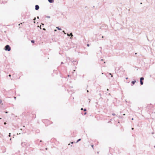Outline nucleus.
<instances>
[{
	"mask_svg": "<svg viewBox=\"0 0 155 155\" xmlns=\"http://www.w3.org/2000/svg\"><path fill=\"white\" fill-rule=\"evenodd\" d=\"M5 49L6 51H9L11 50V48L9 45H7L5 47Z\"/></svg>",
	"mask_w": 155,
	"mask_h": 155,
	"instance_id": "f257e3e1",
	"label": "nucleus"
},
{
	"mask_svg": "<svg viewBox=\"0 0 155 155\" xmlns=\"http://www.w3.org/2000/svg\"><path fill=\"white\" fill-rule=\"evenodd\" d=\"M39 6L38 5H36L35 6V9L36 10H37L39 9Z\"/></svg>",
	"mask_w": 155,
	"mask_h": 155,
	"instance_id": "f03ea898",
	"label": "nucleus"
},
{
	"mask_svg": "<svg viewBox=\"0 0 155 155\" xmlns=\"http://www.w3.org/2000/svg\"><path fill=\"white\" fill-rule=\"evenodd\" d=\"M48 2L51 3H52L54 2V0H48Z\"/></svg>",
	"mask_w": 155,
	"mask_h": 155,
	"instance_id": "7ed1b4c3",
	"label": "nucleus"
},
{
	"mask_svg": "<svg viewBox=\"0 0 155 155\" xmlns=\"http://www.w3.org/2000/svg\"><path fill=\"white\" fill-rule=\"evenodd\" d=\"M135 82H136V81H133L132 82V83L133 84H134Z\"/></svg>",
	"mask_w": 155,
	"mask_h": 155,
	"instance_id": "20e7f679",
	"label": "nucleus"
},
{
	"mask_svg": "<svg viewBox=\"0 0 155 155\" xmlns=\"http://www.w3.org/2000/svg\"><path fill=\"white\" fill-rule=\"evenodd\" d=\"M144 80V78L143 77H141L140 78V81H142Z\"/></svg>",
	"mask_w": 155,
	"mask_h": 155,
	"instance_id": "39448f33",
	"label": "nucleus"
},
{
	"mask_svg": "<svg viewBox=\"0 0 155 155\" xmlns=\"http://www.w3.org/2000/svg\"><path fill=\"white\" fill-rule=\"evenodd\" d=\"M140 83L141 85H143V82L142 81H140Z\"/></svg>",
	"mask_w": 155,
	"mask_h": 155,
	"instance_id": "423d86ee",
	"label": "nucleus"
},
{
	"mask_svg": "<svg viewBox=\"0 0 155 155\" xmlns=\"http://www.w3.org/2000/svg\"><path fill=\"white\" fill-rule=\"evenodd\" d=\"M56 28L59 30H61V28H59L58 27H56Z\"/></svg>",
	"mask_w": 155,
	"mask_h": 155,
	"instance_id": "0eeeda50",
	"label": "nucleus"
},
{
	"mask_svg": "<svg viewBox=\"0 0 155 155\" xmlns=\"http://www.w3.org/2000/svg\"><path fill=\"white\" fill-rule=\"evenodd\" d=\"M81 140V139H79L78 140H77V141L76 142V143H78V142H79V141H80Z\"/></svg>",
	"mask_w": 155,
	"mask_h": 155,
	"instance_id": "6e6552de",
	"label": "nucleus"
},
{
	"mask_svg": "<svg viewBox=\"0 0 155 155\" xmlns=\"http://www.w3.org/2000/svg\"><path fill=\"white\" fill-rule=\"evenodd\" d=\"M70 36H71V37H72L73 36V34H72V33H71L70 34Z\"/></svg>",
	"mask_w": 155,
	"mask_h": 155,
	"instance_id": "1a4fd4ad",
	"label": "nucleus"
},
{
	"mask_svg": "<svg viewBox=\"0 0 155 155\" xmlns=\"http://www.w3.org/2000/svg\"><path fill=\"white\" fill-rule=\"evenodd\" d=\"M31 42L32 43H34V40H31Z\"/></svg>",
	"mask_w": 155,
	"mask_h": 155,
	"instance_id": "9d476101",
	"label": "nucleus"
},
{
	"mask_svg": "<svg viewBox=\"0 0 155 155\" xmlns=\"http://www.w3.org/2000/svg\"><path fill=\"white\" fill-rule=\"evenodd\" d=\"M63 32H64V34H66V33L64 31H63Z\"/></svg>",
	"mask_w": 155,
	"mask_h": 155,
	"instance_id": "9b49d317",
	"label": "nucleus"
},
{
	"mask_svg": "<svg viewBox=\"0 0 155 155\" xmlns=\"http://www.w3.org/2000/svg\"><path fill=\"white\" fill-rule=\"evenodd\" d=\"M67 35L68 36H70V34H69L68 33L67 34Z\"/></svg>",
	"mask_w": 155,
	"mask_h": 155,
	"instance_id": "f8f14e48",
	"label": "nucleus"
},
{
	"mask_svg": "<svg viewBox=\"0 0 155 155\" xmlns=\"http://www.w3.org/2000/svg\"><path fill=\"white\" fill-rule=\"evenodd\" d=\"M109 74H110V75H111V77H113V75H111V73H110Z\"/></svg>",
	"mask_w": 155,
	"mask_h": 155,
	"instance_id": "ddd939ff",
	"label": "nucleus"
},
{
	"mask_svg": "<svg viewBox=\"0 0 155 155\" xmlns=\"http://www.w3.org/2000/svg\"><path fill=\"white\" fill-rule=\"evenodd\" d=\"M112 114V115H114H114H115V114H114V113H113V114Z\"/></svg>",
	"mask_w": 155,
	"mask_h": 155,
	"instance_id": "4468645a",
	"label": "nucleus"
},
{
	"mask_svg": "<svg viewBox=\"0 0 155 155\" xmlns=\"http://www.w3.org/2000/svg\"><path fill=\"white\" fill-rule=\"evenodd\" d=\"M2 102V100H0V104Z\"/></svg>",
	"mask_w": 155,
	"mask_h": 155,
	"instance_id": "2eb2a0df",
	"label": "nucleus"
},
{
	"mask_svg": "<svg viewBox=\"0 0 155 155\" xmlns=\"http://www.w3.org/2000/svg\"><path fill=\"white\" fill-rule=\"evenodd\" d=\"M87 46H88V47H89V44H87Z\"/></svg>",
	"mask_w": 155,
	"mask_h": 155,
	"instance_id": "dca6fc26",
	"label": "nucleus"
},
{
	"mask_svg": "<svg viewBox=\"0 0 155 155\" xmlns=\"http://www.w3.org/2000/svg\"><path fill=\"white\" fill-rule=\"evenodd\" d=\"M36 20V18H34L33 19V20L35 21Z\"/></svg>",
	"mask_w": 155,
	"mask_h": 155,
	"instance_id": "f3484780",
	"label": "nucleus"
},
{
	"mask_svg": "<svg viewBox=\"0 0 155 155\" xmlns=\"http://www.w3.org/2000/svg\"><path fill=\"white\" fill-rule=\"evenodd\" d=\"M6 122H4V124L6 125Z\"/></svg>",
	"mask_w": 155,
	"mask_h": 155,
	"instance_id": "a211bd4d",
	"label": "nucleus"
},
{
	"mask_svg": "<svg viewBox=\"0 0 155 155\" xmlns=\"http://www.w3.org/2000/svg\"><path fill=\"white\" fill-rule=\"evenodd\" d=\"M86 109H84V111H86Z\"/></svg>",
	"mask_w": 155,
	"mask_h": 155,
	"instance_id": "6ab92c4d",
	"label": "nucleus"
},
{
	"mask_svg": "<svg viewBox=\"0 0 155 155\" xmlns=\"http://www.w3.org/2000/svg\"><path fill=\"white\" fill-rule=\"evenodd\" d=\"M10 135H11V134H10V133H9V137H10V136H11Z\"/></svg>",
	"mask_w": 155,
	"mask_h": 155,
	"instance_id": "aec40b11",
	"label": "nucleus"
},
{
	"mask_svg": "<svg viewBox=\"0 0 155 155\" xmlns=\"http://www.w3.org/2000/svg\"><path fill=\"white\" fill-rule=\"evenodd\" d=\"M43 30H45V28H43Z\"/></svg>",
	"mask_w": 155,
	"mask_h": 155,
	"instance_id": "412c9836",
	"label": "nucleus"
},
{
	"mask_svg": "<svg viewBox=\"0 0 155 155\" xmlns=\"http://www.w3.org/2000/svg\"><path fill=\"white\" fill-rule=\"evenodd\" d=\"M8 76H9V77H11V75L10 74H9Z\"/></svg>",
	"mask_w": 155,
	"mask_h": 155,
	"instance_id": "4be33fe9",
	"label": "nucleus"
},
{
	"mask_svg": "<svg viewBox=\"0 0 155 155\" xmlns=\"http://www.w3.org/2000/svg\"><path fill=\"white\" fill-rule=\"evenodd\" d=\"M54 31H57V30H56V29H55V30H54Z\"/></svg>",
	"mask_w": 155,
	"mask_h": 155,
	"instance_id": "5701e85b",
	"label": "nucleus"
},
{
	"mask_svg": "<svg viewBox=\"0 0 155 155\" xmlns=\"http://www.w3.org/2000/svg\"><path fill=\"white\" fill-rule=\"evenodd\" d=\"M126 79H128V78H126Z\"/></svg>",
	"mask_w": 155,
	"mask_h": 155,
	"instance_id": "b1692460",
	"label": "nucleus"
},
{
	"mask_svg": "<svg viewBox=\"0 0 155 155\" xmlns=\"http://www.w3.org/2000/svg\"><path fill=\"white\" fill-rule=\"evenodd\" d=\"M41 25H44V24H43V23H41Z\"/></svg>",
	"mask_w": 155,
	"mask_h": 155,
	"instance_id": "393cba45",
	"label": "nucleus"
},
{
	"mask_svg": "<svg viewBox=\"0 0 155 155\" xmlns=\"http://www.w3.org/2000/svg\"><path fill=\"white\" fill-rule=\"evenodd\" d=\"M81 110H83V108H82L81 109Z\"/></svg>",
	"mask_w": 155,
	"mask_h": 155,
	"instance_id": "a878e982",
	"label": "nucleus"
},
{
	"mask_svg": "<svg viewBox=\"0 0 155 155\" xmlns=\"http://www.w3.org/2000/svg\"><path fill=\"white\" fill-rule=\"evenodd\" d=\"M71 143H72V144L73 143V142H71Z\"/></svg>",
	"mask_w": 155,
	"mask_h": 155,
	"instance_id": "bb28decb",
	"label": "nucleus"
},
{
	"mask_svg": "<svg viewBox=\"0 0 155 155\" xmlns=\"http://www.w3.org/2000/svg\"><path fill=\"white\" fill-rule=\"evenodd\" d=\"M91 147H93V145H92V146H91Z\"/></svg>",
	"mask_w": 155,
	"mask_h": 155,
	"instance_id": "cd10ccee",
	"label": "nucleus"
},
{
	"mask_svg": "<svg viewBox=\"0 0 155 155\" xmlns=\"http://www.w3.org/2000/svg\"><path fill=\"white\" fill-rule=\"evenodd\" d=\"M8 113V112H7V111H6V112H5V113Z\"/></svg>",
	"mask_w": 155,
	"mask_h": 155,
	"instance_id": "c85d7f7f",
	"label": "nucleus"
},
{
	"mask_svg": "<svg viewBox=\"0 0 155 155\" xmlns=\"http://www.w3.org/2000/svg\"><path fill=\"white\" fill-rule=\"evenodd\" d=\"M133 129H134V128H132V130H133Z\"/></svg>",
	"mask_w": 155,
	"mask_h": 155,
	"instance_id": "c756f323",
	"label": "nucleus"
},
{
	"mask_svg": "<svg viewBox=\"0 0 155 155\" xmlns=\"http://www.w3.org/2000/svg\"><path fill=\"white\" fill-rule=\"evenodd\" d=\"M87 92H88V90H87Z\"/></svg>",
	"mask_w": 155,
	"mask_h": 155,
	"instance_id": "7c9ffc66",
	"label": "nucleus"
},
{
	"mask_svg": "<svg viewBox=\"0 0 155 155\" xmlns=\"http://www.w3.org/2000/svg\"><path fill=\"white\" fill-rule=\"evenodd\" d=\"M14 98H15V99H16V97H14Z\"/></svg>",
	"mask_w": 155,
	"mask_h": 155,
	"instance_id": "2f4dec72",
	"label": "nucleus"
},
{
	"mask_svg": "<svg viewBox=\"0 0 155 155\" xmlns=\"http://www.w3.org/2000/svg\"><path fill=\"white\" fill-rule=\"evenodd\" d=\"M61 64H63V62H61Z\"/></svg>",
	"mask_w": 155,
	"mask_h": 155,
	"instance_id": "473e14b6",
	"label": "nucleus"
},
{
	"mask_svg": "<svg viewBox=\"0 0 155 155\" xmlns=\"http://www.w3.org/2000/svg\"><path fill=\"white\" fill-rule=\"evenodd\" d=\"M86 114V113H84V114Z\"/></svg>",
	"mask_w": 155,
	"mask_h": 155,
	"instance_id": "72a5a7b5",
	"label": "nucleus"
},
{
	"mask_svg": "<svg viewBox=\"0 0 155 155\" xmlns=\"http://www.w3.org/2000/svg\"><path fill=\"white\" fill-rule=\"evenodd\" d=\"M123 115H125V114H124Z\"/></svg>",
	"mask_w": 155,
	"mask_h": 155,
	"instance_id": "f704fd0d",
	"label": "nucleus"
},
{
	"mask_svg": "<svg viewBox=\"0 0 155 155\" xmlns=\"http://www.w3.org/2000/svg\"><path fill=\"white\" fill-rule=\"evenodd\" d=\"M37 18H39V17L38 16L37 17Z\"/></svg>",
	"mask_w": 155,
	"mask_h": 155,
	"instance_id": "c9c22d12",
	"label": "nucleus"
},
{
	"mask_svg": "<svg viewBox=\"0 0 155 155\" xmlns=\"http://www.w3.org/2000/svg\"><path fill=\"white\" fill-rule=\"evenodd\" d=\"M132 120H134V119L133 118H132Z\"/></svg>",
	"mask_w": 155,
	"mask_h": 155,
	"instance_id": "e433bc0d",
	"label": "nucleus"
},
{
	"mask_svg": "<svg viewBox=\"0 0 155 155\" xmlns=\"http://www.w3.org/2000/svg\"><path fill=\"white\" fill-rule=\"evenodd\" d=\"M40 29H41V27H40Z\"/></svg>",
	"mask_w": 155,
	"mask_h": 155,
	"instance_id": "4c0bfd02",
	"label": "nucleus"
},
{
	"mask_svg": "<svg viewBox=\"0 0 155 155\" xmlns=\"http://www.w3.org/2000/svg\"><path fill=\"white\" fill-rule=\"evenodd\" d=\"M10 140H11V138H10Z\"/></svg>",
	"mask_w": 155,
	"mask_h": 155,
	"instance_id": "58836bf2",
	"label": "nucleus"
},
{
	"mask_svg": "<svg viewBox=\"0 0 155 155\" xmlns=\"http://www.w3.org/2000/svg\"><path fill=\"white\" fill-rule=\"evenodd\" d=\"M104 38V37L103 36H102V38Z\"/></svg>",
	"mask_w": 155,
	"mask_h": 155,
	"instance_id": "ea45409f",
	"label": "nucleus"
},
{
	"mask_svg": "<svg viewBox=\"0 0 155 155\" xmlns=\"http://www.w3.org/2000/svg\"><path fill=\"white\" fill-rule=\"evenodd\" d=\"M70 145V143L68 144V145Z\"/></svg>",
	"mask_w": 155,
	"mask_h": 155,
	"instance_id": "a19ab883",
	"label": "nucleus"
},
{
	"mask_svg": "<svg viewBox=\"0 0 155 155\" xmlns=\"http://www.w3.org/2000/svg\"><path fill=\"white\" fill-rule=\"evenodd\" d=\"M142 4V3H140V4Z\"/></svg>",
	"mask_w": 155,
	"mask_h": 155,
	"instance_id": "79ce46f5",
	"label": "nucleus"
},
{
	"mask_svg": "<svg viewBox=\"0 0 155 155\" xmlns=\"http://www.w3.org/2000/svg\"><path fill=\"white\" fill-rule=\"evenodd\" d=\"M107 91H108V89H107Z\"/></svg>",
	"mask_w": 155,
	"mask_h": 155,
	"instance_id": "37998d69",
	"label": "nucleus"
}]
</instances>
